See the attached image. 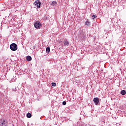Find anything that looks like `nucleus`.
Wrapping results in <instances>:
<instances>
[{
	"label": "nucleus",
	"instance_id": "3",
	"mask_svg": "<svg viewBox=\"0 0 126 126\" xmlns=\"http://www.w3.org/2000/svg\"><path fill=\"white\" fill-rule=\"evenodd\" d=\"M35 28L36 29H39L41 27V23L39 21H36L34 24Z\"/></svg>",
	"mask_w": 126,
	"mask_h": 126
},
{
	"label": "nucleus",
	"instance_id": "8",
	"mask_svg": "<svg viewBox=\"0 0 126 126\" xmlns=\"http://www.w3.org/2000/svg\"><path fill=\"white\" fill-rule=\"evenodd\" d=\"M27 61H28V62H30V61H32V57L30 56H28L26 58Z\"/></svg>",
	"mask_w": 126,
	"mask_h": 126
},
{
	"label": "nucleus",
	"instance_id": "5",
	"mask_svg": "<svg viewBox=\"0 0 126 126\" xmlns=\"http://www.w3.org/2000/svg\"><path fill=\"white\" fill-rule=\"evenodd\" d=\"M0 126H7V122L5 120H3L0 122Z\"/></svg>",
	"mask_w": 126,
	"mask_h": 126
},
{
	"label": "nucleus",
	"instance_id": "15",
	"mask_svg": "<svg viewBox=\"0 0 126 126\" xmlns=\"http://www.w3.org/2000/svg\"><path fill=\"white\" fill-rule=\"evenodd\" d=\"M63 105L64 106L66 105V101H63Z\"/></svg>",
	"mask_w": 126,
	"mask_h": 126
},
{
	"label": "nucleus",
	"instance_id": "12",
	"mask_svg": "<svg viewBox=\"0 0 126 126\" xmlns=\"http://www.w3.org/2000/svg\"><path fill=\"white\" fill-rule=\"evenodd\" d=\"M122 95H126V92L125 90H123L121 91V93Z\"/></svg>",
	"mask_w": 126,
	"mask_h": 126
},
{
	"label": "nucleus",
	"instance_id": "4",
	"mask_svg": "<svg viewBox=\"0 0 126 126\" xmlns=\"http://www.w3.org/2000/svg\"><path fill=\"white\" fill-rule=\"evenodd\" d=\"M95 105L96 106H99L100 105V102H99V98L98 97H94L93 100Z\"/></svg>",
	"mask_w": 126,
	"mask_h": 126
},
{
	"label": "nucleus",
	"instance_id": "9",
	"mask_svg": "<svg viewBox=\"0 0 126 126\" xmlns=\"http://www.w3.org/2000/svg\"><path fill=\"white\" fill-rule=\"evenodd\" d=\"M46 52L47 54H50V52H51V49H50V47L46 48Z\"/></svg>",
	"mask_w": 126,
	"mask_h": 126
},
{
	"label": "nucleus",
	"instance_id": "1",
	"mask_svg": "<svg viewBox=\"0 0 126 126\" xmlns=\"http://www.w3.org/2000/svg\"><path fill=\"white\" fill-rule=\"evenodd\" d=\"M10 49L11 51H16L17 50V45L15 43H12L10 45Z\"/></svg>",
	"mask_w": 126,
	"mask_h": 126
},
{
	"label": "nucleus",
	"instance_id": "6",
	"mask_svg": "<svg viewBox=\"0 0 126 126\" xmlns=\"http://www.w3.org/2000/svg\"><path fill=\"white\" fill-rule=\"evenodd\" d=\"M85 24L86 26H90V25H91V22H90V20L89 19H87L85 22Z\"/></svg>",
	"mask_w": 126,
	"mask_h": 126
},
{
	"label": "nucleus",
	"instance_id": "16",
	"mask_svg": "<svg viewBox=\"0 0 126 126\" xmlns=\"http://www.w3.org/2000/svg\"><path fill=\"white\" fill-rule=\"evenodd\" d=\"M13 91H14V92H16V89L15 88V89H13Z\"/></svg>",
	"mask_w": 126,
	"mask_h": 126
},
{
	"label": "nucleus",
	"instance_id": "2",
	"mask_svg": "<svg viewBox=\"0 0 126 126\" xmlns=\"http://www.w3.org/2000/svg\"><path fill=\"white\" fill-rule=\"evenodd\" d=\"M34 5L37 7V8H40L41 6V2H40V0H35L34 2Z\"/></svg>",
	"mask_w": 126,
	"mask_h": 126
},
{
	"label": "nucleus",
	"instance_id": "7",
	"mask_svg": "<svg viewBox=\"0 0 126 126\" xmlns=\"http://www.w3.org/2000/svg\"><path fill=\"white\" fill-rule=\"evenodd\" d=\"M63 44L65 47H68V46L69 45V42L68 41H67V39H65L64 40Z\"/></svg>",
	"mask_w": 126,
	"mask_h": 126
},
{
	"label": "nucleus",
	"instance_id": "13",
	"mask_svg": "<svg viewBox=\"0 0 126 126\" xmlns=\"http://www.w3.org/2000/svg\"><path fill=\"white\" fill-rule=\"evenodd\" d=\"M52 86H57V84L56 83H52Z\"/></svg>",
	"mask_w": 126,
	"mask_h": 126
},
{
	"label": "nucleus",
	"instance_id": "10",
	"mask_svg": "<svg viewBox=\"0 0 126 126\" xmlns=\"http://www.w3.org/2000/svg\"><path fill=\"white\" fill-rule=\"evenodd\" d=\"M58 3L57 2V1H53L52 3H51V5H53V6H55V5H57V4Z\"/></svg>",
	"mask_w": 126,
	"mask_h": 126
},
{
	"label": "nucleus",
	"instance_id": "11",
	"mask_svg": "<svg viewBox=\"0 0 126 126\" xmlns=\"http://www.w3.org/2000/svg\"><path fill=\"white\" fill-rule=\"evenodd\" d=\"M27 118H31V117H32V115H31V113H28L27 114Z\"/></svg>",
	"mask_w": 126,
	"mask_h": 126
},
{
	"label": "nucleus",
	"instance_id": "14",
	"mask_svg": "<svg viewBox=\"0 0 126 126\" xmlns=\"http://www.w3.org/2000/svg\"><path fill=\"white\" fill-rule=\"evenodd\" d=\"M96 17H97V16H95L94 15H93L92 16L93 19H95Z\"/></svg>",
	"mask_w": 126,
	"mask_h": 126
}]
</instances>
